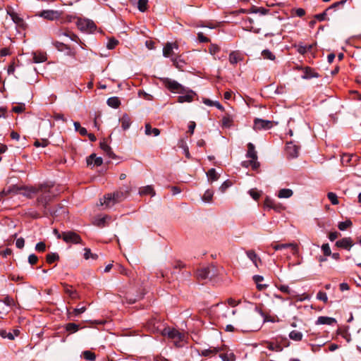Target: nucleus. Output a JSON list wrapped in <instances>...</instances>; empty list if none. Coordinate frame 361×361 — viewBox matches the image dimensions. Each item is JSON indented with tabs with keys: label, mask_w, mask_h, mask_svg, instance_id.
Masks as SVG:
<instances>
[{
	"label": "nucleus",
	"mask_w": 361,
	"mask_h": 361,
	"mask_svg": "<svg viewBox=\"0 0 361 361\" xmlns=\"http://www.w3.org/2000/svg\"><path fill=\"white\" fill-rule=\"evenodd\" d=\"M38 15L39 16L49 20L57 19L59 17V12L53 10H44Z\"/></svg>",
	"instance_id": "f3484780"
},
{
	"label": "nucleus",
	"mask_w": 361,
	"mask_h": 361,
	"mask_svg": "<svg viewBox=\"0 0 361 361\" xmlns=\"http://www.w3.org/2000/svg\"><path fill=\"white\" fill-rule=\"evenodd\" d=\"M33 62L35 63H43L47 60V53L42 51H36L32 53Z\"/></svg>",
	"instance_id": "5701e85b"
},
{
	"label": "nucleus",
	"mask_w": 361,
	"mask_h": 361,
	"mask_svg": "<svg viewBox=\"0 0 361 361\" xmlns=\"http://www.w3.org/2000/svg\"><path fill=\"white\" fill-rule=\"evenodd\" d=\"M64 292L68 294L71 298L74 299L78 297L76 290L72 286L68 284H63Z\"/></svg>",
	"instance_id": "72a5a7b5"
},
{
	"label": "nucleus",
	"mask_w": 361,
	"mask_h": 361,
	"mask_svg": "<svg viewBox=\"0 0 361 361\" xmlns=\"http://www.w3.org/2000/svg\"><path fill=\"white\" fill-rule=\"evenodd\" d=\"M59 259V256L57 253L51 252L49 253L46 259L47 263L51 264L54 262L55 261L58 260Z\"/></svg>",
	"instance_id": "a18cd8bd"
},
{
	"label": "nucleus",
	"mask_w": 361,
	"mask_h": 361,
	"mask_svg": "<svg viewBox=\"0 0 361 361\" xmlns=\"http://www.w3.org/2000/svg\"><path fill=\"white\" fill-rule=\"evenodd\" d=\"M293 190L288 188H283L279 191L278 197L279 198H289L293 195Z\"/></svg>",
	"instance_id": "c9c22d12"
},
{
	"label": "nucleus",
	"mask_w": 361,
	"mask_h": 361,
	"mask_svg": "<svg viewBox=\"0 0 361 361\" xmlns=\"http://www.w3.org/2000/svg\"><path fill=\"white\" fill-rule=\"evenodd\" d=\"M2 303L4 305V306H13L15 305L13 299L9 296L5 297L2 301Z\"/></svg>",
	"instance_id": "774afa93"
},
{
	"label": "nucleus",
	"mask_w": 361,
	"mask_h": 361,
	"mask_svg": "<svg viewBox=\"0 0 361 361\" xmlns=\"http://www.w3.org/2000/svg\"><path fill=\"white\" fill-rule=\"evenodd\" d=\"M291 13L300 18L303 17L306 13L305 10L302 8H293L292 9Z\"/></svg>",
	"instance_id": "680f3d73"
},
{
	"label": "nucleus",
	"mask_w": 361,
	"mask_h": 361,
	"mask_svg": "<svg viewBox=\"0 0 361 361\" xmlns=\"http://www.w3.org/2000/svg\"><path fill=\"white\" fill-rule=\"evenodd\" d=\"M271 246L275 250H279L285 248H292L293 250V254L297 255L298 253V246L295 243H283V244H274L272 243Z\"/></svg>",
	"instance_id": "2eb2a0df"
},
{
	"label": "nucleus",
	"mask_w": 361,
	"mask_h": 361,
	"mask_svg": "<svg viewBox=\"0 0 361 361\" xmlns=\"http://www.w3.org/2000/svg\"><path fill=\"white\" fill-rule=\"evenodd\" d=\"M317 299L323 301L324 302H327L328 297L326 293L323 291H319L317 294Z\"/></svg>",
	"instance_id": "338daca9"
},
{
	"label": "nucleus",
	"mask_w": 361,
	"mask_h": 361,
	"mask_svg": "<svg viewBox=\"0 0 361 361\" xmlns=\"http://www.w3.org/2000/svg\"><path fill=\"white\" fill-rule=\"evenodd\" d=\"M16 61H17L18 63H19V61L18 59H13V61L11 62V63L9 64L8 67V69H7V72H8V74H13L14 71H15V67H16Z\"/></svg>",
	"instance_id": "052dcab7"
},
{
	"label": "nucleus",
	"mask_w": 361,
	"mask_h": 361,
	"mask_svg": "<svg viewBox=\"0 0 361 361\" xmlns=\"http://www.w3.org/2000/svg\"><path fill=\"white\" fill-rule=\"evenodd\" d=\"M327 11H328L326 9L323 13L314 15V18L320 22L325 20L326 19Z\"/></svg>",
	"instance_id": "0e129e2a"
},
{
	"label": "nucleus",
	"mask_w": 361,
	"mask_h": 361,
	"mask_svg": "<svg viewBox=\"0 0 361 361\" xmlns=\"http://www.w3.org/2000/svg\"><path fill=\"white\" fill-rule=\"evenodd\" d=\"M164 84L171 92L183 94L185 92V88L181 84L170 78H165L164 80Z\"/></svg>",
	"instance_id": "39448f33"
},
{
	"label": "nucleus",
	"mask_w": 361,
	"mask_h": 361,
	"mask_svg": "<svg viewBox=\"0 0 361 361\" xmlns=\"http://www.w3.org/2000/svg\"><path fill=\"white\" fill-rule=\"evenodd\" d=\"M112 205L113 195L111 193L107 194L104 196L103 199L100 200V206L102 207V209L111 208Z\"/></svg>",
	"instance_id": "4be33fe9"
},
{
	"label": "nucleus",
	"mask_w": 361,
	"mask_h": 361,
	"mask_svg": "<svg viewBox=\"0 0 361 361\" xmlns=\"http://www.w3.org/2000/svg\"><path fill=\"white\" fill-rule=\"evenodd\" d=\"M208 50L212 55H215L220 51L221 49L218 44H211Z\"/></svg>",
	"instance_id": "864d4df0"
},
{
	"label": "nucleus",
	"mask_w": 361,
	"mask_h": 361,
	"mask_svg": "<svg viewBox=\"0 0 361 361\" xmlns=\"http://www.w3.org/2000/svg\"><path fill=\"white\" fill-rule=\"evenodd\" d=\"M86 162L89 166H99L102 164L103 160L100 157H97L96 154H92L86 159Z\"/></svg>",
	"instance_id": "4468645a"
},
{
	"label": "nucleus",
	"mask_w": 361,
	"mask_h": 361,
	"mask_svg": "<svg viewBox=\"0 0 361 361\" xmlns=\"http://www.w3.org/2000/svg\"><path fill=\"white\" fill-rule=\"evenodd\" d=\"M300 147L292 142H288L286 147V154L288 159L297 158L299 155Z\"/></svg>",
	"instance_id": "9b49d317"
},
{
	"label": "nucleus",
	"mask_w": 361,
	"mask_h": 361,
	"mask_svg": "<svg viewBox=\"0 0 361 361\" xmlns=\"http://www.w3.org/2000/svg\"><path fill=\"white\" fill-rule=\"evenodd\" d=\"M84 257L85 259H88L90 258H92L94 259L97 258V255L96 254H93L91 252L90 248H85Z\"/></svg>",
	"instance_id": "4d7b16f0"
},
{
	"label": "nucleus",
	"mask_w": 361,
	"mask_h": 361,
	"mask_svg": "<svg viewBox=\"0 0 361 361\" xmlns=\"http://www.w3.org/2000/svg\"><path fill=\"white\" fill-rule=\"evenodd\" d=\"M221 121L223 127L230 128L232 125L233 119L229 116H226L223 117Z\"/></svg>",
	"instance_id": "603ef678"
},
{
	"label": "nucleus",
	"mask_w": 361,
	"mask_h": 361,
	"mask_svg": "<svg viewBox=\"0 0 361 361\" xmlns=\"http://www.w3.org/2000/svg\"><path fill=\"white\" fill-rule=\"evenodd\" d=\"M48 216L51 215L54 217L65 215L66 209L61 205H58L56 208L49 209L47 207Z\"/></svg>",
	"instance_id": "aec40b11"
},
{
	"label": "nucleus",
	"mask_w": 361,
	"mask_h": 361,
	"mask_svg": "<svg viewBox=\"0 0 361 361\" xmlns=\"http://www.w3.org/2000/svg\"><path fill=\"white\" fill-rule=\"evenodd\" d=\"M278 121L255 118L254 121L253 129L256 131L262 130H267L271 129L273 126L278 125Z\"/></svg>",
	"instance_id": "20e7f679"
},
{
	"label": "nucleus",
	"mask_w": 361,
	"mask_h": 361,
	"mask_svg": "<svg viewBox=\"0 0 361 361\" xmlns=\"http://www.w3.org/2000/svg\"><path fill=\"white\" fill-rule=\"evenodd\" d=\"M99 146L101 149L109 157H111L112 151L111 147L110 146V140L109 138L103 139L100 141Z\"/></svg>",
	"instance_id": "b1692460"
},
{
	"label": "nucleus",
	"mask_w": 361,
	"mask_h": 361,
	"mask_svg": "<svg viewBox=\"0 0 361 361\" xmlns=\"http://www.w3.org/2000/svg\"><path fill=\"white\" fill-rule=\"evenodd\" d=\"M110 221L111 216L107 215H99L94 219V224L99 228H103L106 226H108L109 224Z\"/></svg>",
	"instance_id": "a211bd4d"
},
{
	"label": "nucleus",
	"mask_w": 361,
	"mask_h": 361,
	"mask_svg": "<svg viewBox=\"0 0 361 361\" xmlns=\"http://www.w3.org/2000/svg\"><path fill=\"white\" fill-rule=\"evenodd\" d=\"M336 245L338 247L350 250L353 245V240L350 237L343 238L336 242Z\"/></svg>",
	"instance_id": "6ab92c4d"
},
{
	"label": "nucleus",
	"mask_w": 361,
	"mask_h": 361,
	"mask_svg": "<svg viewBox=\"0 0 361 361\" xmlns=\"http://www.w3.org/2000/svg\"><path fill=\"white\" fill-rule=\"evenodd\" d=\"M197 40L200 43H209L211 41L209 37L204 36V35L201 32L197 33Z\"/></svg>",
	"instance_id": "13d9d810"
},
{
	"label": "nucleus",
	"mask_w": 361,
	"mask_h": 361,
	"mask_svg": "<svg viewBox=\"0 0 361 361\" xmlns=\"http://www.w3.org/2000/svg\"><path fill=\"white\" fill-rule=\"evenodd\" d=\"M222 350H223L222 348L212 347L209 349H205V350H202L200 355L202 356L207 357V356H209L211 355H216V353L221 352Z\"/></svg>",
	"instance_id": "c85d7f7f"
},
{
	"label": "nucleus",
	"mask_w": 361,
	"mask_h": 361,
	"mask_svg": "<svg viewBox=\"0 0 361 361\" xmlns=\"http://www.w3.org/2000/svg\"><path fill=\"white\" fill-rule=\"evenodd\" d=\"M243 57L241 54L238 51H231L229 54V62L231 64H236L239 61H243Z\"/></svg>",
	"instance_id": "bb28decb"
},
{
	"label": "nucleus",
	"mask_w": 361,
	"mask_h": 361,
	"mask_svg": "<svg viewBox=\"0 0 361 361\" xmlns=\"http://www.w3.org/2000/svg\"><path fill=\"white\" fill-rule=\"evenodd\" d=\"M289 338L293 341H300L302 339V334L294 330L289 334Z\"/></svg>",
	"instance_id": "58836bf2"
},
{
	"label": "nucleus",
	"mask_w": 361,
	"mask_h": 361,
	"mask_svg": "<svg viewBox=\"0 0 361 361\" xmlns=\"http://www.w3.org/2000/svg\"><path fill=\"white\" fill-rule=\"evenodd\" d=\"M248 192L255 200H257L261 197L262 195V192L258 191L256 189H251L249 190Z\"/></svg>",
	"instance_id": "6e6d98bb"
},
{
	"label": "nucleus",
	"mask_w": 361,
	"mask_h": 361,
	"mask_svg": "<svg viewBox=\"0 0 361 361\" xmlns=\"http://www.w3.org/2000/svg\"><path fill=\"white\" fill-rule=\"evenodd\" d=\"M247 157L250 158V164L252 169L256 170L259 167V163L257 161V152L255 149V146L252 143H248L247 145Z\"/></svg>",
	"instance_id": "423d86ee"
},
{
	"label": "nucleus",
	"mask_w": 361,
	"mask_h": 361,
	"mask_svg": "<svg viewBox=\"0 0 361 361\" xmlns=\"http://www.w3.org/2000/svg\"><path fill=\"white\" fill-rule=\"evenodd\" d=\"M163 335L167 336L169 338L173 339L175 343L180 341L184 336L176 329L165 328L163 330Z\"/></svg>",
	"instance_id": "9d476101"
},
{
	"label": "nucleus",
	"mask_w": 361,
	"mask_h": 361,
	"mask_svg": "<svg viewBox=\"0 0 361 361\" xmlns=\"http://www.w3.org/2000/svg\"><path fill=\"white\" fill-rule=\"evenodd\" d=\"M49 144V142L48 140L47 139H42L41 140H37L35 142H34V145L37 147H47L48 145Z\"/></svg>",
	"instance_id": "bf43d9fd"
},
{
	"label": "nucleus",
	"mask_w": 361,
	"mask_h": 361,
	"mask_svg": "<svg viewBox=\"0 0 361 361\" xmlns=\"http://www.w3.org/2000/svg\"><path fill=\"white\" fill-rule=\"evenodd\" d=\"M79 329V326L75 323H68L66 325V330L70 333H75Z\"/></svg>",
	"instance_id": "49530a36"
},
{
	"label": "nucleus",
	"mask_w": 361,
	"mask_h": 361,
	"mask_svg": "<svg viewBox=\"0 0 361 361\" xmlns=\"http://www.w3.org/2000/svg\"><path fill=\"white\" fill-rule=\"evenodd\" d=\"M298 70H302L304 72V75L302 76L304 79H310L312 78H319V74L315 71V70L310 66H306L305 68L302 67H297Z\"/></svg>",
	"instance_id": "f8f14e48"
},
{
	"label": "nucleus",
	"mask_w": 361,
	"mask_h": 361,
	"mask_svg": "<svg viewBox=\"0 0 361 361\" xmlns=\"http://www.w3.org/2000/svg\"><path fill=\"white\" fill-rule=\"evenodd\" d=\"M247 257L254 263L255 267H258V262H261L260 258L253 250H249L246 252Z\"/></svg>",
	"instance_id": "7c9ffc66"
},
{
	"label": "nucleus",
	"mask_w": 361,
	"mask_h": 361,
	"mask_svg": "<svg viewBox=\"0 0 361 361\" xmlns=\"http://www.w3.org/2000/svg\"><path fill=\"white\" fill-rule=\"evenodd\" d=\"M129 191L130 188L128 185H124L120 188L119 190L116 191V192H114V202H120L126 199L129 193Z\"/></svg>",
	"instance_id": "ddd939ff"
},
{
	"label": "nucleus",
	"mask_w": 361,
	"mask_h": 361,
	"mask_svg": "<svg viewBox=\"0 0 361 361\" xmlns=\"http://www.w3.org/2000/svg\"><path fill=\"white\" fill-rule=\"evenodd\" d=\"M294 47L297 48V51L301 55H305L307 53L306 45H304L302 42L295 44Z\"/></svg>",
	"instance_id": "de8ad7c7"
},
{
	"label": "nucleus",
	"mask_w": 361,
	"mask_h": 361,
	"mask_svg": "<svg viewBox=\"0 0 361 361\" xmlns=\"http://www.w3.org/2000/svg\"><path fill=\"white\" fill-rule=\"evenodd\" d=\"M137 8L141 12H145L148 8V0H138Z\"/></svg>",
	"instance_id": "79ce46f5"
},
{
	"label": "nucleus",
	"mask_w": 361,
	"mask_h": 361,
	"mask_svg": "<svg viewBox=\"0 0 361 361\" xmlns=\"http://www.w3.org/2000/svg\"><path fill=\"white\" fill-rule=\"evenodd\" d=\"M76 25L80 31L88 33H93L97 30V25L94 22L88 18H78Z\"/></svg>",
	"instance_id": "f03ea898"
},
{
	"label": "nucleus",
	"mask_w": 361,
	"mask_h": 361,
	"mask_svg": "<svg viewBox=\"0 0 361 361\" xmlns=\"http://www.w3.org/2000/svg\"><path fill=\"white\" fill-rule=\"evenodd\" d=\"M138 95H139L140 97H142L144 99L148 100V101L152 100V99H153V97L151 94L145 92L143 90H139Z\"/></svg>",
	"instance_id": "69168bd1"
},
{
	"label": "nucleus",
	"mask_w": 361,
	"mask_h": 361,
	"mask_svg": "<svg viewBox=\"0 0 361 361\" xmlns=\"http://www.w3.org/2000/svg\"><path fill=\"white\" fill-rule=\"evenodd\" d=\"M139 194L140 195H150L151 196L153 197L155 195V192L152 185H147L140 188Z\"/></svg>",
	"instance_id": "c756f323"
},
{
	"label": "nucleus",
	"mask_w": 361,
	"mask_h": 361,
	"mask_svg": "<svg viewBox=\"0 0 361 361\" xmlns=\"http://www.w3.org/2000/svg\"><path fill=\"white\" fill-rule=\"evenodd\" d=\"M213 195L214 192L212 190H206L202 196V200L205 202H210L212 200Z\"/></svg>",
	"instance_id": "8fccbe9b"
},
{
	"label": "nucleus",
	"mask_w": 361,
	"mask_h": 361,
	"mask_svg": "<svg viewBox=\"0 0 361 361\" xmlns=\"http://www.w3.org/2000/svg\"><path fill=\"white\" fill-rule=\"evenodd\" d=\"M145 133L147 135H153L154 136H158L160 133V130L156 128H152L149 123H146Z\"/></svg>",
	"instance_id": "2f4dec72"
},
{
	"label": "nucleus",
	"mask_w": 361,
	"mask_h": 361,
	"mask_svg": "<svg viewBox=\"0 0 361 361\" xmlns=\"http://www.w3.org/2000/svg\"><path fill=\"white\" fill-rule=\"evenodd\" d=\"M125 298L128 303L133 304L135 303L137 300L142 298V295H137L136 296H134L133 295L131 292L128 291V293H126Z\"/></svg>",
	"instance_id": "e433bc0d"
},
{
	"label": "nucleus",
	"mask_w": 361,
	"mask_h": 361,
	"mask_svg": "<svg viewBox=\"0 0 361 361\" xmlns=\"http://www.w3.org/2000/svg\"><path fill=\"white\" fill-rule=\"evenodd\" d=\"M52 189L51 185L44 183L38 186L26 188L24 195L29 198H32L35 194L37 195V203L38 205H42L43 214L45 216H48V204L56 195Z\"/></svg>",
	"instance_id": "f257e3e1"
},
{
	"label": "nucleus",
	"mask_w": 361,
	"mask_h": 361,
	"mask_svg": "<svg viewBox=\"0 0 361 361\" xmlns=\"http://www.w3.org/2000/svg\"><path fill=\"white\" fill-rule=\"evenodd\" d=\"M0 336L4 338H8L11 341H13L14 340L15 338V336L13 335V333L11 332H7L6 330L4 329H1L0 330Z\"/></svg>",
	"instance_id": "3c124183"
},
{
	"label": "nucleus",
	"mask_w": 361,
	"mask_h": 361,
	"mask_svg": "<svg viewBox=\"0 0 361 361\" xmlns=\"http://www.w3.org/2000/svg\"><path fill=\"white\" fill-rule=\"evenodd\" d=\"M185 94L180 95L178 97V102L180 103L183 102H190L193 100L194 97L196 95V94L192 90H185Z\"/></svg>",
	"instance_id": "412c9836"
},
{
	"label": "nucleus",
	"mask_w": 361,
	"mask_h": 361,
	"mask_svg": "<svg viewBox=\"0 0 361 361\" xmlns=\"http://www.w3.org/2000/svg\"><path fill=\"white\" fill-rule=\"evenodd\" d=\"M336 322V320L334 318L321 316V317H318V319L316 322V324H317V325H321V324L331 325Z\"/></svg>",
	"instance_id": "a878e982"
},
{
	"label": "nucleus",
	"mask_w": 361,
	"mask_h": 361,
	"mask_svg": "<svg viewBox=\"0 0 361 361\" xmlns=\"http://www.w3.org/2000/svg\"><path fill=\"white\" fill-rule=\"evenodd\" d=\"M53 46L59 51H66V55L75 58L76 52L75 50L71 48L68 44L59 41H54L52 42Z\"/></svg>",
	"instance_id": "6e6552de"
},
{
	"label": "nucleus",
	"mask_w": 361,
	"mask_h": 361,
	"mask_svg": "<svg viewBox=\"0 0 361 361\" xmlns=\"http://www.w3.org/2000/svg\"><path fill=\"white\" fill-rule=\"evenodd\" d=\"M219 357L222 361H235L236 359L235 354L231 350L220 353Z\"/></svg>",
	"instance_id": "cd10ccee"
},
{
	"label": "nucleus",
	"mask_w": 361,
	"mask_h": 361,
	"mask_svg": "<svg viewBox=\"0 0 361 361\" xmlns=\"http://www.w3.org/2000/svg\"><path fill=\"white\" fill-rule=\"evenodd\" d=\"M62 239L66 243L78 244L82 243L80 236L74 231H66L62 233Z\"/></svg>",
	"instance_id": "0eeeda50"
},
{
	"label": "nucleus",
	"mask_w": 361,
	"mask_h": 361,
	"mask_svg": "<svg viewBox=\"0 0 361 361\" xmlns=\"http://www.w3.org/2000/svg\"><path fill=\"white\" fill-rule=\"evenodd\" d=\"M178 47V46L176 43H174V44H171L170 42L166 43L163 49V55L165 57H169L173 53V48L177 49Z\"/></svg>",
	"instance_id": "393cba45"
},
{
	"label": "nucleus",
	"mask_w": 361,
	"mask_h": 361,
	"mask_svg": "<svg viewBox=\"0 0 361 361\" xmlns=\"http://www.w3.org/2000/svg\"><path fill=\"white\" fill-rule=\"evenodd\" d=\"M249 12L253 13H260L261 15H267L269 13V10L267 8H265L264 7H257L256 6H252Z\"/></svg>",
	"instance_id": "f704fd0d"
},
{
	"label": "nucleus",
	"mask_w": 361,
	"mask_h": 361,
	"mask_svg": "<svg viewBox=\"0 0 361 361\" xmlns=\"http://www.w3.org/2000/svg\"><path fill=\"white\" fill-rule=\"evenodd\" d=\"M264 207L272 209L276 212H280L283 207L281 204L276 203L274 200L269 197H266L264 202Z\"/></svg>",
	"instance_id": "dca6fc26"
},
{
	"label": "nucleus",
	"mask_w": 361,
	"mask_h": 361,
	"mask_svg": "<svg viewBox=\"0 0 361 361\" xmlns=\"http://www.w3.org/2000/svg\"><path fill=\"white\" fill-rule=\"evenodd\" d=\"M327 197L333 204H338V197L336 193L330 192L327 194Z\"/></svg>",
	"instance_id": "e2e57ef3"
},
{
	"label": "nucleus",
	"mask_w": 361,
	"mask_h": 361,
	"mask_svg": "<svg viewBox=\"0 0 361 361\" xmlns=\"http://www.w3.org/2000/svg\"><path fill=\"white\" fill-rule=\"evenodd\" d=\"M352 221L350 220H346L345 221H341L338 224V228L341 231H345L348 228H350L352 226Z\"/></svg>",
	"instance_id": "09e8293b"
},
{
	"label": "nucleus",
	"mask_w": 361,
	"mask_h": 361,
	"mask_svg": "<svg viewBox=\"0 0 361 361\" xmlns=\"http://www.w3.org/2000/svg\"><path fill=\"white\" fill-rule=\"evenodd\" d=\"M207 176L209 180H211L212 182L216 181L219 178V175L217 174L214 169H209L207 173Z\"/></svg>",
	"instance_id": "a19ab883"
},
{
	"label": "nucleus",
	"mask_w": 361,
	"mask_h": 361,
	"mask_svg": "<svg viewBox=\"0 0 361 361\" xmlns=\"http://www.w3.org/2000/svg\"><path fill=\"white\" fill-rule=\"evenodd\" d=\"M17 192V190L15 186H10L8 187V188H5L1 192H0V201L1 200V198L6 196V195H8L11 193H16Z\"/></svg>",
	"instance_id": "4c0bfd02"
},
{
	"label": "nucleus",
	"mask_w": 361,
	"mask_h": 361,
	"mask_svg": "<svg viewBox=\"0 0 361 361\" xmlns=\"http://www.w3.org/2000/svg\"><path fill=\"white\" fill-rule=\"evenodd\" d=\"M63 35L66 37H69L72 41L75 42L77 43H79L80 44H82L83 43L81 42L78 36L73 33L72 31L69 30H66L63 32Z\"/></svg>",
	"instance_id": "473e14b6"
},
{
	"label": "nucleus",
	"mask_w": 361,
	"mask_h": 361,
	"mask_svg": "<svg viewBox=\"0 0 361 361\" xmlns=\"http://www.w3.org/2000/svg\"><path fill=\"white\" fill-rule=\"evenodd\" d=\"M25 104L24 103H18L16 106L12 107L13 113H22L25 111Z\"/></svg>",
	"instance_id": "37998d69"
},
{
	"label": "nucleus",
	"mask_w": 361,
	"mask_h": 361,
	"mask_svg": "<svg viewBox=\"0 0 361 361\" xmlns=\"http://www.w3.org/2000/svg\"><path fill=\"white\" fill-rule=\"evenodd\" d=\"M173 64L178 70L183 71L184 70V67L186 63L183 60H182L180 59H173Z\"/></svg>",
	"instance_id": "ea45409f"
},
{
	"label": "nucleus",
	"mask_w": 361,
	"mask_h": 361,
	"mask_svg": "<svg viewBox=\"0 0 361 361\" xmlns=\"http://www.w3.org/2000/svg\"><path fill=\"white\" fill-rule=\"evenodd\" d=\"M214 274V267H203L197 270L196 276L198 279L204 280L212 278Z\"/></svg>",
	"instance_id": "1a4fd4ad"
},
{
	"label": "nucleus",
	"mask_w": 361,
	"mask_h": 361,
	"mask_svg": "<svg viewBox=\"0 0 361 361\" xmlns=\"http://www.w3.org/2000/svg\"><path fill=\"white\" fill-rule=\"evenodd\" d=\"M6 13L11 17L13 22L20 28L25 30L27 27V23L24 19L18 16L17 13L13 11V8L11 6H6Z\"/></svg>",
	"instance_id": "7ed1b4c3"
},
{
	"label": "nucleus",
	"mask_w": 361,
	"mask_h": 361,
	"mask_svg": "<svg viewBox=\"0 0 361 361\" xmlns=\"http://www.w3.org/2000/svg\"><path fill=\"white\" fill-rule=\"evenodd\" d=\"M84 358L89 361H94L95 360V354L90 350H86L83 352Z\"/></svg>",
	"instance_id": "5fc2aeb1"
},
{
	"label": "nucleus",
	"mask_w": 361,
	"mask_h": 361,
	"mask_svg": "<svg viewBox=\"0 0 361 361\" xmlns=\"http://www.w3.org/2000/svg\"><path fill=\"white\" fill-rule=\"evenodd\" d=\"M262 56L264 59L274 61L276 59L275 55L269 49H264L262 51Z\"/></svg>",
	"instance_id": "c03bdc74"
}]
</instances>
